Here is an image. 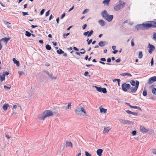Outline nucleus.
I'll return each mask as SVG.
<instances>
[{
    "instance_id": "1",
    "label": "nucleus",
    "mask_w": 156,
    "mask_h": 156,
    "mask_svg": "<svg viewBox=\"0 0 156 156\" xmlns=\"http://www.w3.org/2000/svg\"><path fill=\"white\" fill-rule=\"evenodd\" d=\"M52 115L53 113L51 111L46 110L43 112L42 115H39L38 117L40 120H44L46 117H49Z\"/></svg>"
},
{
    "instance_id": "2",
    "label": "nucleus",
    "mask_w": 156,
    "mask_h": 156,
    "mask_svg": "<svg viewBox=\"0 0 156 156\" xmlns=\"http://www.w3.org/2000/svg\"><path fill=\"white\" fill-rule=\"evenodd\" d=\"M75 112L76 114L78 115H80V112H83L85 114L86 113V112L85 109L82 106L80 105H79L76 107V108L75 110Z\"/></svg>"
},
{
    "instance_id": "3",
    "label": "nucleus",
    "mask_w": 156,
    "mask_h": 156,
    "mask_svg": "<svg viewBox=\"0 0 156 156\" xmlns=\"http://www.w3.org/2000/svg\"><path fill=\"white\" fill-rule=\"evenodd\" d=\"M125 4V2H122L121 0H119V4L114 7V10L116 11H119V10L123 8Z\"/></svg>"
},
{
    "instance_id": "4",
    "label": "nucleus",
    "mask_w": 156,
    "mask_h": 156,
    "mask_svg": "<svg viewBox=\"0 0 156 156\" xmlns=\"http://www.w3.org/2000/svg\"><path fill=\"white\" fill-rule=\"evenodd\" d=\"M131 87L129 83H123L122 85V90L124 92H126L127 89H129Z\"/></svg>"
},
{
    "instance_id": "5",
    "label": "nucleus",
    "mask_w": 156,
    "mask_h": 156,
    "mask_svg": "<svg viewBox=\"0 0 156 156\" xmlns=\"http://www.w3.org/2000/svg\"><path fill=\"white\" fill-rule=\"evenodd\" d=\"M147 48H148V52L150 54L152 53L155 48V47L154 45L150 44V43H148Z\"/></svg>"
},
{
    "instance_id": "6",
    "label": "nucleus",
    "mask_w": 156,
    "mask_h": 156,
    "mask_svg": "<svg viewBox=\"0 0 156 156\" xmlns=\"http://www.w3.org/2000/svg\"><path fill=\"white\" fill-rule=\"evenodd\" d=\"M139 82L138 80H136V86L134 87H130V90L131 92L135 93L137 90L139 85Z\"/></svg>"
},
{
    "instance_id": "7",
    "label": "nucleus",
    "mask_w": 156,
    "mask_h": 156,
    "mask_svg": "<svg viewBox=\"0 0 156 156\" xmlns=\"http://www.w3.org/2000/svg\"><path fill=\"white\" fill-rule=\"evenodd\" d=\"M97 90L99 92H102L104 94H105L107 93V91L105 88H102L101 87H98L95 86Z\"/></svg>"
},
{
    "instance_id": "8",
    "label": "nucleus",
    "mask_w": 156,
    "mask_h": 156,
    "mask_svg": "<svg viewBox=\"0 0 156 156\" xmlns=\"http://www.w3.org/2000/svg\"><path fill=\"white\" fill-rule=\"evenodd\" d=\"M135 29L138 30H144V23L140 24L137 25L135 26Z\"/></svg>"
},
{
    "instance_id": "9",
    "label": "nucleus",
    "mask_w": 156,
    "mask_h": 156,
    "mask_svg": "<svg viewBox=\"0 0 156 156\" xmlns=\"http://www.w3.org/2000/svg\"><path fill=\"white\" fill-rule=\"evenodd\" d=\"M156 81V76H154L151 77L148 80V83L149 84H152L153 82Z\"/></svg>"
},
{
    "instance_id": "10",
    "label": "nucleus",
    "mask_w": 156,
    "mask_h": 156,
    "mask_svg": "<svg viewBox=\"0 0 156 156\" xmlns=\"http://www.w3.org/2000/svg\"><path fill=\"white\" fill-rule=\"evenodd\" d=\"M144 30H147L149 28L152 27V21L151 23H144Z\"/></svg>"
},
{
    "instance_id": "11",
    "label": "nucleus",
    "mask_w": 156,
    "mask_h": 156,
    "mask_svg": "<svg viewBox=\"0 0 156 156\" xmlns=\"http://www.w3.org/2000/svg\"><path fill=\"white\" fill-rule=\"evenodd\" d=\"M93 30H90V32L87 31L83 33V35L85 36H87V37H90L92 35L93 33Z\"/></svg>"
},
{
    "instance_id": "12",
    "label": "nucleus",
    "mask_w": 156,
    "mask_h": 156,
    "mask_svg": "<svg viewBox=\"0 0 156 156\" xmlns=\"http://www.w3.org/2000/svg\"><path fill=\"white\" fill-rule=\"evenodd\" d=\"M122 122L124 125H132L133 124V122L127 120H125L122 119Z\"/></svg>"
},
{
    "instance_id": "13",
    "label": "nucleus",
    "mask_w": 156,
    "mask_h": 156,
    "mask_svg": "<svg viewBox=\"0 0 156 156\" xmlns=\"http://www.w3.org/2000/svg\"><path fill=\"white\" fill-rule=\"evenodd\" d=\"M108 12L105 10H104L101 12V15L105 19L106 18V17L108 16Z\"/></svg>"
},
{
    "instance_id": "14",
    "label": "nucleus",
    "mask_w": 156,
    "mask_h": 156,
    "mask_svg": "<svg viewBox=\"0 0 156 156\" xmlns=\"http://www.w3.org/2000/svg\"><path fill=\"white\" fill-rule=\"evenodd\" d=\"M140 130L143 133H147L148 131V129L145 128L143 126H140Z\"/></svg>"
},
{
    "instance_id": "15",
    "label": "nucleus",
    "mask_w": 156,
    "mask_h": 156,
    "mask_svg": "<svg viewBox=\"0 0 156 156\" xmlns=\"http://www.w3.org/2000/svg\"><path fill=\"white\" fill-rule=\"evenodd\" d=\"M113 16L112 15H108V16L106 17L105 20H107L109 22H111L113 19Z\"/></svg>"
},
{
    "instance_id": "16",
    "label": "nucleus",
    "mask_w": 156,
    "mask_h": 156,
    "mask_svg": "<svg viewBox=\"0 0 156 156\" xmlns=\"http://www.w3.org/2000/svg\"><path fill=\"white\" fill-rule=\"evenodd\" d=\"M103 151L102 149H98L97 151V153L98 155L99 156H101Z\"/></svg>"
},
{
    "instance_id": "17",
    "label": "nucleus",
    "mask_w": 156,
    "mask_h": 156,
    "mask_svg": "<svg viewBox=\"0 0 156 156\" xmlns=\"http://www.w3.org/2000/svg\"><path fill=\"white\" fill-rule=\"evenodd\" d=\"M99 23L101 26H104L106 24L105 22L103 20H100L98 21Z\"/></svg>"
},
{
    "instance_id": "18",
    "label": "nucleus",
    "mask_w": 156,
    "mask_h": 156,
    "mask_svg": "<svg viewBox=\"0 0 156 156\" xmlns=\"http://www.w3.org/2000/svg\"><path fill=\"white\" fill-rule=\"evenodd\" d=\"M106 42L105 41H100L99 42L98 45L100 47H104L106 44Z\"/></svg>"
},
{
    "instance_id": "19",
    "label": "nucleus",
    "mask_w": 156,
    "mask_h": 156,
    "mask_svg": "<svg viewBox=\"0 0 156 156\" xmlns=\"http://www.w3.org/2000/svg\"><path fill=\"white\" fill-rule=\"evenodd\" d=\"M110 129H111L109 127H105L104 128V130L103 131V133H108Z\"/></svg>"
},
{
    "instance_id": "20",
    "label": "nucleus",
    "mask_w": 156,
    "mask_h": 156,
    "mask_svg": "<svg viewBox=\"0 0 156 156\" xmlns=\"http://www.w3.org/2000/svg\"><path fill=\"white\" fill-rule=\"evenodd\" d=\"M13 61L14 63L17 66L19 67V66L20 63L19 61L17 60L15 58H13Z\"/></svg>"
},
{
    "instance_id": "21",
    "label": "nucleus",
    "mask_w": 156,
    "mask_h": 156,
    "mask_svg": "<svg viewBox=\"0 0 156 156\" xmlns=\"http://www.w3.org/2000/svg\"><path fill=\"white\" fill-rule=\"evenodd\" d=\"M80 50L81 51L83 50V52L81 51V52H76V55H78L79 56H80V53L82 54H84L85 53V50H84V49L83 48H82V49H81Z\"/></svg>"
},
{
    "instance_id": "22",
    "label": "nucleus",
    "mask_w": 156,
    "mask_h": 156,
    "mask_svg": "<svg viewBox=\"0 0 156 156\" xmlns=\"http://www.w3.org/2000/svg\"><path fill=\"white\" fill-rule=\"evenodd\" d=\"M5 77L4 74L0 75V81L2 82L5 80Z\"/></svg>"
},
{
    "instance_id": "23",
    "label": "nucleus",
    "mask_w": 156,
    "mask_h": 156,
    "mask_svg": "<svg viewBox=\"0 0 156 156\" xmlns=\"http://www.w3.org/2000/svg\"><path fill=\"white\" fill-rule=\"evenodd\" d=\"M66 146L67 147H73V144L71 142H66Z\"/></svg>"
},
{
    "instance_id": "24",
    "label": "nucleus",
    "mask_w": 156,
    "mask_h": 156,
    "mask_svg": "<svg viewBox=\"0 0 156 156\" xmlns=\"http://www.w3.org/2000/svg\"><path fill=\"white\" fill-rule=\"evenodd\" d=\"M100 111L101 113H106L107 112V109L104 108H100Z\"/></svg>"
},
{
    "instance_id": "25",
    "label": "nucleus",
    "mask_w": 156,
    "mask_h": 156,
    "mask_svg": "<svg viewBox=\"0 0 156 156\" xmlns=\"http://www.w3.org/2000/svg\"><path fill=\"white\" fill-rule=\"evenodd\" d=\"M121 75L124 76H132V75L130 73H123L121 74Z\"/></svg>"
},
{
    "instance_id": "26",
    "label": "nucleus",
    "mask_w": 156,
    "mask_h": 156,
    "mask_svg": "<svg viewBox=\"0 0 156 156\" xmlns=\"http://www.w3.org/2000/svg\"><path fill=\"white\" fill-rule=\"evenodd\" d=\"M8 107H9L8 104H5L3 105L2 108L4 110H6L7 109Z\"/></svg>"
},
{
    "instance_id": "27",
    "label": "nucleus",
    "mask_w": 156,
    "mask_h": 156,
    "mask_svg": "<svg viewBox=\"0 0 156 156\" xmlns=\"http://www.w3.org/2000/svg\"><path fill=\"white\" fill-rule=\"evenodd\" d=\"M10 39V38L9 37H5L4 38H2L1 39V41H4L5 42H7V41L9 40Z\"/></svg>"
},
{
    "instance_id": "28",
    "label": "nucleus",
    "mask_w": 156,
    "mask_h": 156,
    "mask_svg": "<svg viewBox=\"0 0 156 156\" xmlns=\"http://www.w3.org/2000/svg\"><path fill=\"white\" fill-rule=\"evenodd\" d=\"M57 52L58 54L59 55H60L64 53V52L60 48L57 51Z\"/></svg>"
},
{
    "instance_id": "29",
    "label": "nucleus",
    "mask_w": 156,
    "mask_h": 156,
    "mask_svg": "<svg viewBox=\"0 0 156 156\" xmlns=\"http://www.w3.org/2000/svg\"><path fill=\"white\" fill-rule=\"evenodd\" d=\"M45 48L46 49L48 50H50L51 48V46L48 44H47L46 45Z\"/></svg>"
},
{
    "instance_id": "30",
    "label": "nucleus",
    "mask_w": 156,
    "mask_h": 156,
    "mask_svg": "<svg viewBox=\"0 0 156 156\" xmlns=\"http://www.w3.org/2000/svg\"><path fill=\"white\" fill-rule=\"evenodd\" d=\"M143 56L142 51H140L139 53L138 58H142Z\"/></svg>"
},
{
    "instance_id": "31",
    "label": "nucleus",
    "mask_w": 156,
    "mask_h": 156,
    "mask_svg": "<svg viewBox=\"0 0 156 156\" xmlns=\"http://www.w3.org/2000/svg\"><path fill=\"white\" fill-rule=\"evenodd\" d=\"M25 33V35L28 37H30L31 35V34L28 31H26Z\"/></svg>"
},
{
    "instance_id": "32",
    "label": "nucleus",
    "mask_w": 156,
    "mask_h": 156,
    "mask_svg": "<svg viewBox=\"0 0 156 156\" xmlns=\"http://www.w3.org/2000/svg\"><path fill=\"white\" fill-rule=\"evenodd\" d=\"M110 0H105L103 2V3L105 4L108 5Z\"/></svg>"
},
{
    "instance_id": "33",
    "label": "nucleus",
    "mask_w": 156,
    "mask_h": 156,
    "mask_svg": "<svg viewBox=\"0 0 156 156\" xmlns=\"http://www.w3.org/2000/svg\"><path fill=\"white\" fill-rule=\"evenodd\" d=\"M130 83L132 86H136V82H135L134 80H131L130 81Z\"/></svg>"
},
{
    "instance_id": "34",
    "label": "nucleus",
    "mask_w": 156,
    "mask_h": 156,
    "mask_svg": "<svg viewBox=\"0 0 156 156\" xmlns=\"http://www.w3.org/2000/svg\"><path fill=\"white\" fill-rule=\"evenodd\" d=\"M143 95L144 96H146L147 95V91L146 89H144L143 92Z\"/></svg>"
},
{
    "instance_id": "35",
    "label": "nucleus",
    "mask_w": 156,
    "mask_h": 156,
    "mask_svg": "<svg viewBox=\"0 0 156 156\" xmlns=\"http://www.w3.org/2000/svg\"><path fill=\"white\" fill-rule=\"evenodd\" d=\"M152 27L154 28H156V22L152 21Z\"/></svg>"
},
{
    "instance_id": "36",
    "label": "nucleus",
    "mask_w": 156,
    "mask_h": 156,
    "mask_svg": "<svg viewBox=\"0 0 156 156\" xmlns=\"http://www.w3.org/2000/svg\"><path fill=\"white\" fill-rule=\"evenodd\" d=\"M152 93L156 95V88L155 87L153 88L152 90Z\"/></svg>"
},
{
    "instance_id": "37",
    "label": "nucleus",
    "mask_w": 156,
    "mask_h": 156,
    "mask_svg": "<svg viewBox=\"0 0 156 156\" xmlns=\"http://www.w3.org/2000/svg\"><path fill=\"white\" fill-rule=\"evenodd\" d=\"M69 34H70V33H68L67 34L65 33V34H63V37L64 38H66L69 35Z\"/></svg>"
},
{
    "instance_id": "38",
    "label": "nucleus",
    "mask_w": 156,
    "mask_h": 156,
    "mask_svg": "<svg viewBox=\"0 0 156 156\" xmlns=\"http://www.w3.org/2000/svg\"><path fill=\"white\" fill-rule=\"evenodd\" d=\"M71 103L69 102L68 103V106H67V108L68 109H70L71 108Z\"/></svg>"
},
{
    "instance_id": "39",
    "label": "nucleus",
    "mask_w": 156,
    "mask_h": 156,
    "mask_svg": "<svg viewBox=\"0 0 156 156\" xmlns=\"http://www.w3.org/2000/svg\"><path fill=\"white\" fill-rule=\"evenodd\" d=\"M85 156H91V155L88 152L86 151L85 152Z\"/></svg>"
},
{
    "instance_id": "40",
    "label": "nucleus",
    "mask_w": 156,
    "mask_h": 156,
    "mask_svg": "<svg viewBox=\"0 0 156 156\" xmlns=\"http://www.w3.org/2000/svg\"><path fill=\"white\" fill-rule=\"evenodd\" d=\"M88 11H89L88 9H86L83 11L82 13L83 14H85L86 13H87V12Z\"/></svg>"
},
{
    "instance_id": "41",
    "label": "nucleus",
    "mask_w": 156,
    "mask_h": 156,
    "mask_svg": "<svg viewBox=\"0 0 156 156\" xmlns=\"http://www.w3.org/2000/svg\"><path fill=\"white\" fill-rule=\"evenodd\" d=\"M49 76L50 78H51L52 79H56V77H53L52 74H50V75H49Z\"/></svg>"
},
{
    "instance_id": "42",
    "label": "nucleus",
    "mask_w": 156,
    "mask_h": 156,
    "mask_svg": "<svg viewBox=\"0 0 156 156\" xmlns=\"http://www.w3.org/2000/svg\"><path fill=\"white\" fill-rule=\"evenodd\" d=\"M136 130H133L132 132V134L133 136L135 135L136 134Z\"/></svg>"
},
{
    "instance_id": "43",
    "label": "nucleus",
    "mask_w": 156,
    "mask_h": 156,
    "mask_svg": "<svg viewBox=\"0 0 156 156\" xmlns=\"http://www.w3.org/2000/svg\"><path fill=\"white\" fill-rule=\"evenodd\" d=\"M153 38L155 40H156V33L154 32L153 33Z\"/></svg>"
},
{
    "instance_id": "44",
    "label": "nucleus",
    "mask_w": 156,
    "mask_h": 156,
    "mask_svg": "<svg viewBox=\"0 0 156 156\" xmlns=\"http://www.w3.org/2000/svg\"><path fill=\"white\" fill-rule=\"evenodd\" d=\"M4 88H5V89L9 90L10 89V88H11V87L7 86H4Z\"/></svg>"
},
{
    "instance_id": "45",
    "label": "nucleus",
    "mask_w": 156,
    "mask_h": 156,
    "mask_svg": "<svg viewBox=\"0 0 156 156\" xmlns=\"http://www.w3.org/2000/svg\"><path fill=\"white\" fill-rule=\"evenodd\" d=\"M44 9H42L40 12V15H42L44 12Z\"/></svg>"
},
{
    "instance_id": "46",
    "label": "nucleus",
    "mask_w": 156,
    "mask_h": 156,
    "mask_svg": "<svg viewBox=\"0 0 156 156\" xmlns=\"http://www.w3.org/2000/svg\"><path fill=\"white\" fill-rule=\"evenodd\" d=\"M126 112L129 114H131L132 112L128 110H127L126 111Z\"/></svg>"
},
{
    "instance_id": "47",
    "label": "nucleus",
    "mask_w": 156,
    "mask_h": 156,
    "mask_svg": "<svg viewBox=\"0 0 156 156\" xmlns=\"http://www.w3.org/2000/svg\"><path fill=\"white\" fill-rule=\"evenodd\" d=\"M50 10H49L45 14V16H48L49 14V12H50Z\"/></svg>"
},
{
    "instance_id": "48",
    "label": "nucleus",
    "mask_w": 156,
    "mask_h": 156,
    "mask_svg": "<svg viewBox=\"0 0 156 156\" xmlns=\"http://www.w3.org/2000/svg\"><path fill=\"white\" fill-rule=\"evenodd\" d=\"M120 80L119 79H115L113 80V82H115L116 81L120 82Z\"/></svg>"
},
{
    "instance_id": "49",
    "label": "nucleus",
    "mask_w": 156,
    "mask_h": 156,
    "mask_svg": "<svg viewBox=\"0 0 156 156\" xmlns=\"http://www.w3.org/2000/svg\"><path fill=\"white\" fill-rule=\"evenodd\" d=\"M131 114L135 115V116L138 115V113L136 112H132Z\"/></svg>"
},
{
    "instance_id": "50",
    "label": "nucleus",
    "mask_w": 156,
    "mask_h": 156,
    "mask_svg": "<svg viewBox=\"0 0 156 156\" xmlns=\"http://www.w3.org/2000/svg\"><path fill=\"white\" fill-rule=\"evenodd\" d=\"M131 46L132 47H133L134 45V42L133 41V39H132L131 40Z\"/></svg>"
},
{
    "instance_id": "51",
    "label": "nucleus",
    "mask_w": 156,
    "mask_h": 156,
    "mask_svg": "<svg viewBox=\"0 0 156 156\" xmlns=\"http://www.w3.org/2000/svg\"><path fill=\"white\" fill-rule=\"evenodd\" d=\"M22 13L23 16H25L26 15H28V12H23Z\"/></svg>"
},
{
    "instance_id": "52",
    "label": "nucleus",
    "mask_w": 156,
    "mask_h": 156,
    "mask_svg": "<svg viewBox=\"0 0 156 156\" xmlns=\"http://www.w3.org/2000/svg\"><path fill=\"white\" fill-rule=\"evenodd\" d=\"M151 66H153L154 64V61H153V58H152L151 62Z\"/></svg>"
},
{
    "instance_id": "53",
    "label": "nucleus",
    "mask_w": 156,
    "mask_h": 156,
    "mask_svg": "<svg viewBox=\"0 0 156 156\" xmlns=\"http://www.w3.org/2000/svg\"><path fill=\"white\" fill-rule=\"evenodd\" d=\"M92 39H91L88 42H87V44L88 45H89L92 42Z\"/></svg>"
},
{
    "instance_id": "54",
    "label": "nucleus",
    "mask_w": 156,
    "mask_h": 156,
    "mask_svg": "<svg viewBox=\"0 0 156 156\" xmlns=\"http://www.w3.org/2000/svg\"><path fill=\"white\" fill-rule=\"evenodd\" d=\"M100 59L102 62H105L106 61V59L105 58H101Z\"/></svg>"
},
{
    "instance_id": "55",
    "label": "nucleus",
    "mask_w": 156,
    "mask_h": 156,
    "mask_svg": "<svg viewBox=\"0 0 156 156\" xmlns=\"http://www.w3.org/2000/svg\"><path fill=\"white\" fill-rule=\"evenodd\" d=\"M3 74H4V76H5V75H8L9 74V73L7 72H5Z\"/></svg>"
},
{
    "instance_id": "56",
    "label": "nucleus",
    "mask_w": 156,
    "mask_h": 156,
    "mask_svg": "<svg viewBox=\"0 0 156 156\" xmlns=\"http://www.w3.org/2000/svg\"><path fill=\"white\" fill-rule=\"evenodd\" d=\"M118 51V50H115L112 51V53L114 54H116Z\"/></svg>"
},
{
    "instance_id": "57",
    "label": "nucleus",
    "mask_w": 156,
    "mask_h": 156,
    "mask_svg": "<svg viewBox=\"0 0 156 156\" xmlns=\"http://www.w3.org/2000/svg\"><path fill=\"white\" fill-rule=\"evenodd\" d=\"M66 15V14L65 13H64L62 15V16H61V19H63V18Z\"/></svg>"
},
{
    "instance_id": "58",
    "label": "nucleus",
    "mask_w": 156,
    "mask_h": 156,
    "mask_svg": "<svg viewBox=\"0 0 156 156\" xmlns=\"http://www.w3.org/2000/svg\"><path fill=\"white\" fill-rule=\"evenodd\" d=\"M74 5H73L72 7L69 9V10L68 12H70V11L72 10L74 8Z\"/></svg>"
},
{
    "instance_id": "59",
    "label": "nucleus",
    "mask_w": 156,
    "mask_h": 156,
    "mask_svg": "<svg viewBox=\"0 0 156 156\" xmlns=\"http://www.w3.org/2000/svg\"><path fill=\"white\" fill-rule=\"evenodd\" d=\"M87 27V25L86 24H84L82 27L83 28V30L85 29Z\"/></svg>"
},
{
    "instance_id": "60",
    "label": "nucleus",
    "mask_w": 156,
    "mask_h": 156,
    "mask_svg": "<svg viewBox=\"0 0 156 156\" xmlns=\"http://www.w3.org/2000/svg\"><path fill=\"white\" fill-rule=\"evenodd\" d=\"M137 106H130V107L132 108L136 109Z\"/></svg>"
},
{
    "instance_id": "61",
    "label": "nucleus",
    "mask_w": 156,
    "mask_h": 156,
    "mask_svg": "<svg viewBox=\"0 0 156 156\" xmlns=\"http://www.w3.org/2000/svg\"><path fill=\"white\" fill-rule=\"evenodd\" d=\"M86 66L87 67H90V66H94V65H92V64H89V65L86 64Z\"/></svg>"
},
{
    "instance_id": "62",
    "label": "nucleus",
    "mask_w": 156,
    "mask_h": 156,
    "mask_svg": "<svg viewBox=\"0 0 156 156\" xmlns=\"http://www.w3.org/2000/svg\"><path fill=\"white\" fill-rule=\"evenodd\" d=\"M111 61V59L110 58H108L107 59V62H110Z\"/></svg>"
},
{
    "instance_id": "63",
    "label": "nucleus",
    "mask_w": 156,
    "mask_h": 156,
    "mask_svg": "<svg viewBox=\"0 0 156 156\" xmlns=\"http://www.w3.org/2000/svg\"><path fill=\"white\" fill-rule=\"evenodd\" d=\"M73 49L75 51H78L79 50V49L75 47H74L73 48Z\"/></svg>"
},
{
    "instance_id": "64",
    "label": "nucleus",
    "mask_w": 156,
    "mask_h": 156,
    "mask_svg": "<svg viewBox=\"0 0 156 156\" xmlns=\"http://www.w3.org/2000/svg\"><path fill=\"white\" fill-rule=\"evenodd\" d=\"M88 74H89V73L87 71H86L84 73V75L85 76H87Z\"/></svg>"
}]
</instances>
